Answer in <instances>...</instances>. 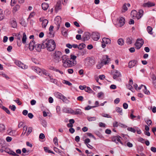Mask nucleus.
Returning <instances> with one entry per match:
<instances>
[{
	"instance_id": "8fccbe9b",
	"label": "nucleus",
	"mask_w": 156,
	"mask_h": 156,
	"mask_svg": "<svg viewBox=\"0 0 156 156\" xmlns=\"http://www.w3.org/2000/svg\"><path fill=\"white\" fill-rule=\"evenodd\" d=\"M53 142L55 145H58V139L57 137H55L53 139Z\"/></svg>"
},
{
	"instance_id": "13d9d810",
	"label": "nucleus",
	"mask_w": 156,
	"mask_h": 156,
	"mask_svg": "<svg viewBox=\"0 0 156 156\" xmlns=\"http://www.w3.org/2000/svg\"><path fill=\"white\" fill-rule=\"evenodd\" d=\"M35 15V13L34 12H31L30 14V15H29V17L28 18V20L32 18L33 17H34V16Z\"/></svg>"
},
{
	"instance_id": "e433bc0d",
	"label": "nucleus",
	"mask_w": 156,
	"mask_h": 156,
	"mask_svg": "<svg viewBox=\"0 0 156 156\" xmlns=\"http://www.w3.org/2000/svg\"><path fill=\"white\" fill-rule=\"evenodd\" d=\"M84 90L86 92H88L90 93H92L93 91L92 90L90 89V88L88 87H86V86Z\"/></svg>"
},
{
	"instance_id": "ddd939ff",
	"label": "nucleus",
	"mask_w": 156,
	"mask_h": 156,
	"mask_svg": "<svg viewBox=\"0 0 156 156\" xmlns=\"http://www.w3.org/2000/svg\"><path fill=\"white\" fill-rule=\"evenodd\" d=\"M63 111L64 112L72 114H73L74 112V111L73 110L69 108H64L63 109Z\"/></svg>"
},
{
	"instance_id": "0eeeda50",
	"label": "nucleus",
	"mask_w": 156,
	"mask_h": 156,
	"mask_svg": "<svg viewBox=\"0 0 156 156\" xmlns=\"http://www.w3.org/2000/svg\"><path fill=\"white\" fill-rule=\"evenodd\" d=\"M83 61L85 65H91L94 62V60L89 57L85 58Z\"/></svg>"
},
{
	"instance_id": "69168bd1",
	"label": "nucleus",
	"mask_w": 156,
	"mask_h": 156,
	"mask_svg": "<svg viewBox=\"0 0 156 156\" xmlns=\"http://www.w3.org/2000/svg\"><path fill=\"white\" fill-rule=\"evenodd\" d=\"M99 126L100 127H105V124L102 122H100L99 123Z\"/></svg>"
},
{
	"instance_id": "2f4dec72",
	"label": "nucleus",
	"mask_w": 156,
	"mask_h": 156,
	"mask_svg": "<svg viewBox=\"0 0 156 156\" xmlns=\"http://www.w3.org/2000/svg\"><path fill=\"white\" fill-rule=\"evenodd\" d=\"M11 23L12 25V27L15 28L16 27L17 23L14 20H12L11 22Z\"/></svg>"
},
{
	"instance_id": "473e14b6",
	"label": "nucleus",
	"mask_w": 156,
	"mask_h": 156,
	"mask_svg": "<svg viewBox=\"0 0 156 156\" xmlns=\"http://www.w3.org/2000/svg\"><path fill=\"white\" fill-rule=\"evenodd\" d=\"M20 8V6L17 4L13 8V11L15 12L17 11Z\"/></svg>"
},
{
	"instance_id": "3c124183",
	"label": "nucleus",
	"mask_w": 156,
	"mask_h": 156,
	"mask_svg": "<svg viewBox=\"0 0 156 156\" xmlns=\"http://www.w3.org/2000/svg\"><path fill=\"white\" fill-rule=\"evenodd\" d=\"M16 0H11L10 5L12 6H13L15 5L16 3Z\"/></svg>"
},
{
	"instance_id": "72a5a7b5",
	"label": "nucleus",
	"mask_w": 156,
	"mask_h": 156,
	"mask_svg": "<svg viewBox=\"0 0 156 156\" xmlns=\"http://www.w3.org/2000/svg\"><path fill=\"white\" fill-rule=\"evenodd\" d=\"M86 47V45L83 43H81L78 46V48L79 49H82L85 48Z\"/></svg>"
},
{
	"instance_id": "f03ea898",
	"label": "nucleus",
	"mask_w": 156,
	"mask_h": 156,
	"mask_svg": "<svg viewBox=\"0 0 156 156\" xmlns=\"http://www.w3.org/2000/svg\"><path fill=\"white\" fill-rule=\"evenodd\" d=\"M43 48H46L47 49L50 51L54 50L55 48V43L53 40L46 39L42 43Z\"/></svg>"
},
{
	"instance_id": "412c9836",
	"label": "nucleus",
	"mask_w": 156,
	"mask_h": 156,
	"mask_svg": "<svg viewBox=\"0 0 156 156\" xmlns=\"http://www.w3.org/2000/svg\"><path fill=\"white\" fill-rule=\"evenodd\" d=\"M102 42L104 43L108 44L111 43V41L109 38L104 37L102 39Z\"/></svg>"
},
{
	"instance_id": "6e6552de",
	"label": "nucleus",
	"mask_w": 156,
	"mask_h": 156,
	"mask_svg": "<svg viewBox=\"0 0 156 156\" xmlns=\"http://www.w3.org/2000/svg\"><path fill=\"white\" fill-rule=\"evenodd\" d=\"M121 137L119 136H114L112 138V141L117 144H118L120 143L122 145H123V144L122 142L121 141L120 138Z\"/></svg>"
},
{
	"instance_id": "7ed1b4c3",
	"label": "nucleus",
	"mask_w": 156,
	"mask_h": 156,
	"mask_svg": "<svg viewBox=\"0 0 156 156\" xmlns=\"http://www.w3.org/2000/svg\"><path fill=\"white\" fill-rule=\"evenodd\" d=\"M103 60L100 63L98 64L97 65V68L98 69H99L104 65H106L109 62L110 59L108 57L107 55H105L103 56Z\"/></svg>"
},
{
	"instance_id": "774afa93",
	"label": "nucleus",
	"mask_w": 156,
	"mask_h": 156,
	"mask_svg": "<svg viewBox=\"0 0 156 156\" xmlns=\"http://www.w3.org/2000/svg\"><path fill=\"white\" fill-rule=\"evenodd\" d=\"M113 127H117L118 126V122L116 121H115L113 123Z\"/></svg>"
},
{
	"instance_id": "a878e982",
	"label": "nucleus",
	"mask_w": 156,
	"mask_h": 156,
	"mask_svg": "<svg viewBox=\"0 0 156 156\" xmlns=\"http://www.w3.org/2000/svg\"><path fill=\"white\" fill-rule=\"evenodd\" d=\"M82 113V111L80 109H76L75 111H74V112L73 113L74 115L80 114Z\"/></svg>"
},
{
	"instance_id": "1a4fd4ad",
	"label": "nucleus",
	"mask_w": 156,
	"mask_h": 156,
	"mask_svg": "<svg viewBox=\"0 0 156 156\" xmlns=\"http://www.w3.org/2000/svg\"><path fill=\"white\" fill-rule=\"evenodd\" d=\"M112 73L113 75V78L114 79H116L118 77L121 76L120 73L117 70H114L113 72H112Z\"/></svg>"
},
{
	"instance_id": "4c0bfd02",
	"label": "nucleus",
	"mask_w": 156,
	"mask_h": 156,
	"mask_svg": "<svg viewBox=\"0 0 156 156\" xmlns=\"http://www.w3.org/2000/svg\"><path fill=\"white\" fill-rule=\"evenodd\" d=\"M44 151L46 152L54 154V153H53V152L52 151L49 150V148L47 147H44Z\"/></svg>"
},
{
	"instance_id": "0e129e2a",
	"label": "nucleus",
	"mask_w": 156,
	"mask_h": 156,
	"mask_svg": "<svg viewBox=\"0 0 156 156\" xmlns=\"http://www.w3.org/2000/svg\"><path fill=\"white\" fill-rule=\"evenodd\" d=\"M6 141L8 142H10L12 140V138L9 136H7L6 139Z\"/></svg>"
},
{
	"instance_id": "c85d7f7f",
	"label": "nucleus",
	"mask_w": 156,
	"mask_h": 156,
	"mask_svg": "<svg viewBox=\"0 0 156 156\" xmlns=\"http://www.w3.org/2000/svg\"><path fill=\"white\" fill-rule=\"evenodd\" d=\"M27 39L26 35L25 33H23V36L22 38V42L23 43L25 44Z\"/></svg>"
},
{
	"instance_id": "ea45409f",
	"label": "nucleus",
	"mask_w": 156,
	"mask_h": 156,
	"mask_svg": "<svg viewBox=\"0 0 156 156\" xmlns=\"http://www.w3.org/2000/svg\"><path fill=\"white\" fill-rule=\"evenodd\" d=\"M87 120L89 121H94L96 119L95 117H87Z\"/></svg>"
},
{
	"instance_id": "338daca9",
	"label": "nucleus",
	"mask_w": 156,
	"mask_h": 156,
	"mask_svg": "<svg viewBox=\"0 0 156 156\" xmlns=\"http://www.w3.org/2000/svg\"><path fill=\"white\" fill-rule=\"evenodd\" d=\"M90 142V140L89 139L87 138L84 141L85 143L87 145V144H88V143Z\"/></svg>"
},
{
	"instance_id": "f8f14e48",
	"label": "nucleus",
	"mask_w": 156,
	"mask_h": 156,
	"mask_svg": "<svg viewBox=\"0 0 156 156\" xmlns=\"http://www.w3.org/2000/svg\"><path fill=\"white\" fill-rule=\"evenodd\" d=\"M125 19L123 17H120L118 19L119 26L121 27L123 26L125 23Z\"/></svg>"
},
{
	"instance_id": "603ef678",
	"label": "nucleus",
	"mask_w": 156,
	"mask_h": 156,
	"mask_svg": "<svg viewBox=\"0 0 156 156\" xmlns=\"http://www.w3.org/2000/svg\"><path fill=\"white\" fill-rule=\"evenodd\" d=\"M9 107L10 109H11V110L13 111H15L16 109V107L14 105H9Z\"/></svg>"
},
{
	"instance_id": "6e6d98bb",
	"label": "nucleus",
	"mask_w": 156,
	"mask_h": 156,
	"mask_svg": "<svg viewBox=\"0 0 156 156\" xmlns=\"http://www.w3.org/2000/svg\"><path fill=\"white\" fill-rule=\"evenodd\" d=\"M127 129L128 131H131L133 133H135L136 132L135 130L133 127H128L127 128Z\"/></svg>"
},
{
	"instance_id": "9b49d317",
	"label": "nucleus",
	"mask_w": 156,
	"mask_h": 156,
	"mask_svg": "<svg viewBox=\"0 0 156 156\" xmlns=\"http://www.w3.org/2000/svg\"><path fill=\"white\" fill-rule=\"evenodd\" d=\"M155 5V3L154 2L148 1L146 3H145L143 4V6L144 7H150L154 6Z\"/></svg>"
},
{
	"instance_id": "79ce46f5",
	"label": "nucleus",
	"mask_w": 156,
	"mask_h": 156,
	"mask_svg": "<svg viewBox=\"0 0 156 156\" xmlns=\"http://www.w3.org/2000/svg\"><path fill=\"white\" fill-rule=\"evenodd\" d=\"M8 153L14 156H19V155L17 154L15 152L12 151H9L8 152Z\"/></svg>"
},
{
	"instance_id": "052dcab7",
	"label": "nucleus",
	"mask_w": 156,
	"mask_h": 156,
	"mask_svg": "<svg viewBox=\"0 0 156 156\" xmlns=\"http://www.w3.org/2000/svg\"><path fill=\"white\" fill-rule=\"evenodd\" d=\"M45 137L43 133H41L39 135V138L40 139H43Z\"/></svg>"
},
{
	"instance_id": "7c9ffc66",
	"label": "nucleus",
	"mask_w": 156,
	"mask_h": 156,
	"mask_svg": "<svg viewBox=\"0 0 156 156\" xmlns=\"http://www.w3.org/2000/svg\"><path fill=\"white\" fill-rule=\"evenodd\" d=\"M116 111L119 113L121 115H122V109L119 107H116L115 108Z\"/></svg>"
},
{
	"instance_id": "dca6fc26",
	"label": "nucleus",
	"mask_w": 156,
	"mask_h": 156,
	"mask_svg": "<svg viewBox=\"0 0 156 156\" xmlns=\"http://www.w3.org/2000/svg\"><path fill=\"white\" fill-rule=\"evenodd\" d=\"M90 36L88 32L85 33L83 36V39L84 41L88 40L90 38Z\"/></svg>"
},
{
	"instance_id": "37998d69",
	"label": "nucleus",
	"mask_w": 156,
	"mask_h": 156,
	"mask_svg": "<svg viewBox=\"0 0 156 156\" xmlns=\"http://www.w3.org/2000/svg\"><path fill=\"white\" fill-rule=\"evenodd\" d=\"M132 84H131L130 83V84H128V85L127 86V87L128 89L130 90L132 92H133V90L134 89L133 87L132 86Z\"/></svg>"
},
{
	"instance_id": "f257e3e1",
	"label": "nucleus",
	"mask_w": 156,
	"mask_h": 156,
	"mask_svg": "<svg viewBox=\"0 0 156 156\" xmlns=\"http://www.w3.org/2000/svg\"><path fill=\"white\" fill-rule=\"evenodd\" d=\"M77 57L73 54H71L70 58L66 55L62 56L61 60L62 66L66 68H70L75 66L77 64L76 59Z\"/></svg>"
},
{
	"instance_id": "c9c22d12",
	"label": "nucleus",
	"mask_w": 156,
	"mask_h": 156,
	"mask_svg": "<svg viewBox=\"0 0 156 156\" xmlns=\"http://www.w3.org/2000/svg\"><path fill=\"white\" fill-rule=\"evenodd\" d=\"M54 28V27L53 26H51L49 28V33L50 34H51L52 36L53 34V30Z\"/></svg>"
},
{
	"instance_id": "39448f33",
	"label": "nucleus",
	"mask_w": 156,
	"mask_h": 156,
	"mask_svg": "<svg viewBox=\"0 0 156 156\" xmlns=\"http://www.w3.org/2000/svg\"><path fill=\"white\" fill-rule=\"evenodd\" d=\"M144 44V41L142 39H138L136 43L135 44V45L136 46V48L139 49Z\"/></svg>"
},
{
	"instance_id": "a19ab883",
	"label": "nucleus",
	"mask_w": 156,
	"mask_h": 156,
	"mask_svg": "<svg viewBox=\"0 0 156 156\" xmlns=\"http://www.w3.org/2000/svg\"><path fill=\"white\" fill-rule=\"evenodd\" d=\"M62 83H63L69 86H70L72 85V83H71L70 82H69V81H68L67 80H63L62 81Z\"/></svg>"
},
{
	"instance_id": "cd10ccee",
	"label": "nucleus",
	"mask_w": 156,
	"mask_h": 156,
	"mask_svg": "<svg viewBox=\"0 0 156 156\" xmlns=\"http://www.w3.org/2000/svg\"><path fill=\"white\" fill-rule=\"evenodd\" d=\"M53 58L55 59H58V51H56L53 54Z\"/></svg>"
},
{
	"instance_id": "9d476101",
	"label": "nucleus",
	"mask_w": 156,
	"mask_h": 156,
	"mask_svg": "<svg viewBox=\"0 0 156 156\" xmlns=\"http://www.w3.org/2000/svg\"><path fill=\"white\" fill-rule=\"evenodd\" d=\"M100 37L99 34L97 32L93 33L92 35V38L94 41H98Z\"/></svg>"
},
{
	"instance_id": "58836bf2",
	"label": "nucleus",
	"mask_w": 156,
	"mask_h": 156,
	"mask_svg": "<svg viewBox=\"0 0 156 156\" xmlns=\"http://www.w3.org/2000/svg\"><path fill=\"white\" fill-rule=\"evenodd\" d=\"M14 63L18 66L19 67L20 65H23V63H22L20 61L18 60H15L14 62Z\"/></svg>"
},
{
	"instance_id": "393cba45",
	"label": "nucleus",
	"mask_w": 156,
	"mask_h": 156,
	"mask_svg": "<svg viewBox=\"0 0 156 156\" xmlns=\"http://www.w3.org/2000/svg\"><path fill=\"white\" fill-rule=\"evenodd\" d=\"M147 30L148 33L151 35H152L153 34L152 32L153 29L152 27L150 26H148L147 28Z\"/></svg>"
},
{
	"instance_id": "864d4df0",
	"label": "nucleus",
	"mask_w": 156,
	"mask_h": 156,
	"mask_svg": "<svg viewBox=\"0 0 156 156\" xmlns=\"http://www.w3.org/2000/svg\"><path fill=\"white\" fill-rule=\"evenodd\" d=\"M2 109L8 114H10V112L9 109L4 106H2Z\"/></svg>"
},
{
	"instance_id": "09e8293b",
	"label": "nucleus",
	"mask_w": 156,
	"mask_h": 156,
	"mask_svg": "<svg viewBox=\"0 0 156 156\" xmlns=\"http://www.w3.org/2000/svg\"><path fill=\"white\" fill-rule=\"evenodd\" d=\"M19 67L23 69H26L27 68L28 66L23 63V65H20Z\"/></svg>"
},
{
	"instance_id": "20e7f679",
	"label": "nucleus",
	"mask_w": 156,
	"mask_h": 156,
	"mask_svg": "<svg viewBox=\"0 0 156 156\" xmlns=\"http://www.w3.org/2000/svg\"><path fill=\"white\" fill-rule=\"evenodd\" d=\"M143 13L142 10H140L138 12L135 10H133L131 12V15L133 19H139L143 16Z\"/></svg>"
},
{
	"instance_id": "aec40b11",
	"label": "nucleus",
	"mask_w": 156,
	"mask_h": 156,
	"mask_svg": "<svg viewBox=\"0 0 156 156\" xmlns=\"http://www.w3.org/2000/svg\"><path fill=\"white\" fill-rule=\"evenodd\" d=\"M59 98L62 99L64 102L67 103L69 101L66 98L63 96L61 94H59Z\"/></svg>"
},
{
	"instance_id": "c756f323",
	"label": "nucleus",
	"mask_w": 156,
	"mask_h": 156,
	"mask_svg": "<svg viewBox=\"0 0 156 156\" xmlns=\"http://www.w3.org/2000/svg\"><path fill=\"white\" fill-rule=\"evenodd\" d=\"M133 40L132 37H127L126 38V42L127 44H130L132 43V41Z\"/></svg>"
},
{
	"instance_id": "4468645a",
	"label": "nucleus",
	"mask_w": 156,
	"mask_h": 156,
	"mask_svg": "<svg viewBox=\"0 0 156 156\" xmlns=\"http://www.w3.org/2000/svg\"><path fill=\"white\" fill-rule=\"evenodd\" d=\"M32 69L35 72L39 74V75H41V72L42 70L40 68L37 67L33 66L32 67Z\"/></svg>"
},
{
	"instance_id": "c03bdc74",
	"label": "nucleus",
	"mask_w": 156,
	"mask_h": 156,
	"mask_svg": "<svg viewBox=\"0 0 156 156\" xmlns=\"http://www.w3.org/2000/svg\"><path fill=\"white\" fill-rule=\"evenodd\" d=\"M54 23L58 26V16H57L55 19ZM58 28V27H57Z\"/></svg>"
},
{
	"instance_id": "f3484780",
	"label": "nucleus",
	"mask_w": 156,
	"mask_h": 156,
	"mask_svg": "<svg viewBox=\"0 0 156 156\" xmlns=\"http://www.w3.org/2000/svg\"><path fill=\"white\" fill-rule=\"evenodd\" d=\"M68 30L65 27H62L61 29V32L62 34L65 37L67 36Z\"/></svg>"
},
{
	"instance_id": "4d7b16f0",
	"label": "nucleus",
	"mask_w": 156,
	"mask_h": 156,
	"mask_svg": "<svg viewBox=\"0 0 156 156\" xmlns=\"http://www.w3.org/2000/svg\"><path fill=\"white\" fill-rule=\"evenodd\" d=\"M14 101L16 103L19 105H20L22 104L21 102L20 101L19 98H17L16 100Z\"/></svg>"
},
{
	"instance_id": "b1692460",
	"label": "nucleus",
	"mask_w": 156,
	"mask_h": 156,
	"mask_svg": "<svg viewBox=\"0 0 156 156\" xmlns=\"http://www.w3.org/2000/svg\"><path fill=\"white\" fill-rule=\"evenodd\" d=\"M41 5L42 9L44 10H47L49 6L48 4L45 3H43Z\"/></svg>"
},
{
	"instance_id": "f704fd0d",
	"label": "nucleus",
	"mask_w": 156,
	"mask_h": 156,
	"mask_svg": "<svg viewBox=\"0 0 156 156\" xmlns=\"http://www.w3.org/2000/svg\"><path fill=\"white\" fill-rule=\"evenodd\" d=\"M144 89L143 90L144 93L147 95H149L150 94V92L149 90H148L147 89L146 86H144Z\"/></svg>"
},
{
	"instance_id": "49530a36",
	"label": "nucleus",
	"mask_w": 156,
	"mask_h": 156,
	"mask_svg": "<svg viewBox=\"0 0 156 156\" xmlns=\"http://www.w3.org/2000/svg\"><path fill=\"white\" fill-rule=\"evenodd\" d=\"M44 74L46 76H49V73H48L45 70H42V72H41V74Z\"/></svg>"
},
{
	"instance_id": "bb28decb",
	"label": "nucleus",
	"mask_w": 156,
	"mask_h": 156,
	"mask_svg": "<svg viewBox=\"0 0 156 156\" xmlns=\"http://www.w3.org/2000/svg\"><path fill=\"white\" fill-rule=\"evenodd\" d=\"M5 16L3 13L2 10L0 9V21L2 20L4 18Z\"/></svg>"
},
{
	"instance_id": "423d86ee",
	"label": "nucleus",
	"mask_w": 156,
	"mask_h": 156,
	"mask_svg": "<svg viewBox=\"0 0 156 156\" xmlns=\"http://www.w3.org/2000/svg\"><path fill=\"white\" fill-rule=\"evenodd\" d=\"M39 21L42 22L41 25L42 28H45L48 23V20L47 19H44V17H41L40 18Z\"/></svg>"
},
{
	"instance_id": "a211bd4d",
	"label": "nucleus",
	"mask_w": 156,
	"mask_h": 156,
	"mask_svg": "<svg viewBox=\"0 0 156 156\" xmlns=\"http://www.w3.org/2000/svg\"><path fill=\"white\" fill-rule=\"evenodd\" d=\"M137 61L135 60L130 61L128 63V67L129 68H132L136 64Z\"/></svg>"
},
{
	"instance_id": "5701e85b",
	"label": "nucleus",
	"mask_w": 156,
	"mask_h": 156,
	"mask_svg": "<svg viewBox=\"0 0 156 156\" xmlns=\"http://www.w3.org/2000/svg\"><path fill=\"white\" fill-rule=\"evenodd\" d=\"M42 47L41 44H37L36 45H35V48L37 51H40L41 50Z\"/></svg>"
},
{
	"instance_id": "680f3d73",
	"label": "nucleus",
	"mask_w": 156,
	"mask_h": 156,
	"mask_svg": "<svg viewBox=\"0 0 156 156\" xmlns=\"http://www.w3.org/2000/svg\"><path fill=\"white\" fill-rule=\"evenodd\" d=\"M146 122L149 126L150 125H151L152 123L150 119L147 120L146 121Z\"/></svg>"
},
{
	"instance_id": "e2e57ef3",
	"label": "nucleus",
	"mask_w": 156,
	"mask_h": 156,
	"mask_svg": "<svg viewBox=\"0 0 156 156\" xmlns=\"http://www.w3.org/2000/svg\"><path fill=\"white\" fill-rule=\"evenodd\" d=\"M49 69L51 70H53L56 71H57L58 70L57 69L54 67L53 66H50L49 67Z\"/></svg>"
},
{
	"instance_id": "a18cd8bd",
	"label": "nucleus",
	"mask_w": 156,
	"mask_h": 156,
	"mask_svg": "<svg viewBox=\"0 0 156 156\" xmlns=\"http://www.w3.org/2000/svg\"><path fill=\"white\" fill-rule=\"evenodd\" d=\"M32 128L31 127H29L28 128V130L27 132L26 135L28 136L32 131Z\"/></svg>"
},
{
	"instance_id": "2eb2a0df",
	"label": "nucleus",
	"mask_w": 156,
	"mask_h": 156,
	"mask_svg": "<svg viewBox=\"0 0 156 156\" xmlns=\"http://www.w3.org/2000/svg\"><path fill=\"white\" fill-rule=\"evenodd\" d=\"M7 132L8 135L10 136H15L16 135V131L15 130H13L11 128L8 129Z\"/></svg>"
},
{
	"instance_id": "4be33fe9",
	"label": "nucleus",
	"mask_w": 156,
	"mask_h": 156,
	"mask_svg": "<svg viewBox=\"0 0 156 156\" xmlns=\"http://www.w3.org/2000/svg\"><path fill=\"white\" fill-rule=\"evenodd\" d=\"M117 43L120 46L123 45L124 44L123 39L122 38H119L117 41Z\"/></svg>"
},
{
	"instance_id": "6ab92c4d",
	"label": "nucleus",
	"mask_w": 156,
	"mask_h": 156,
	"mask_svg": "<svg viewBox=\"0 0 156 156\" xmlns=\"http://www.w3.org/2000/svg\"><path fill=\"white\" fill-rule=\"evenodd\" d=\"M35 47V43L33 41L30 42L29 46V49L31 51H33Z\"/></svg>"
},
{
	"instance_id": "5fc2aeb1",
	"label": "nucleus",
	"mask_w": 156,
	"mask_h": 156,
	"mask_svg": "<svg viewBox=\"0 0 156 156\" xmlns=\"http://www.w3.org/2000/svg\"><path fill=\"white\" fill-rule=\"evenodd\" d=\"M127 8L126 6V3L124 4L122 7V9L123 11L122 12H125L127 10Z\"/></svg>"
},
{
	"instance_id": "bf43d9fd",
	"label": "nucleus",
	"mask_w": 156,
	"mask_h": 156,
	"mask_svg": "<svg viewBox=\"0 0 156 156\" xmlns=\"http://www.w3.org/2000/svg\"><path fill=\"white\" fill-rule=\"evenodd\" d=\"M32 60L33 62L35 63V64H38L39 63L38 61L35 58H32Z\"/></svg>"
},
{
	"instance_id": "de8ad7c7",
	"label": "nucleus",
	"mask_w": 156,
	"mask_h": 156,
	"mask_svg": "<svg viewBox=\"0 0 156 156\" xmlns=\"http://www.w3.org/2000/svg\"><path fill=\"white\" fill-rule=\"evenodd\" d=\"M5 129V126L3 124H0V131H4Z\"/></svg>"
}]
</instances>
